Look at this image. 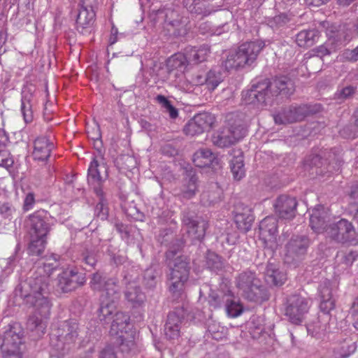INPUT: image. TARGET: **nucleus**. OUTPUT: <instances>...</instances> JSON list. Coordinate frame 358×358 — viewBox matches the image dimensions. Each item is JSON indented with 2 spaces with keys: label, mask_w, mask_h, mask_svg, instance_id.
Instances as JSON below:
<instances>
[{
  "label": "nucleus",
  "mask_w": 358,
  "mask_h": 358,
  "mask_svg": "<svg viewBox=\"0 0 358 358\" xmlns=\"http://www.w3.org/2000/svg\"><path fill=\"white\" fill-rule=\"evenodd\" d=\"M48 261L43 263V267L38 268L36 273L21 282L15 288L16 295H19L26 306L33 308L27 321V327L35 331L38 337L44 334L45 320L50 315L52 303L49 297V276L57 266L55 257Z\"/></svg>",
  "instance_id": "obj_1"
},
{
  "label": "nucleus",
  "mask_w": 358,
  "mask_h": 358,
  "mask_svg": "<svg viewBox=\"0 0 358 358\" xmlns=\"http://www.w3.org/2000/svg\"><path fill=\"white\" fill-rule=\"evenodd\" d=\"M185 241L183 240H176V243L170 247L166 252V256L169 260V266L171 272L169 275L168 280L169 282V291L176 299L182 296L185 284L187 282L189 269L187 259L184 256H178L176 258L177 252L183 247Z\"/></svg>",
  "instance_id": "obj_2"
},
{
  "label": "nucleus",
  "mask_w": 358,
  "mask_h": 358,
  "mask_svg": "<svg viewBox=\"0 0 358 358\" xmlns=\"http://www.w3.org/2000/svg\"><path fill=\"white\" fill-rule=\"evenodd\" d=\"M294 92V85L287 76L276 77L271 81L253 84L251 89L243 95L248 103H266L269 99L282 95L290 96Z\"/></svg>",
  "instance_id": "obj_3"
},
{
  "label": "nucleus",
  "mask_w": 358,
  "mask_h": 358,
  "mask_svg": "<svg viewBox=\"0 0 358 358\" xmlns=\"http://www.w3.org/2000/svg\"><path fill=\"white\" fill-rule=\"evenodd\" d=\"M28 225L31 236L29 251L32 255H40L44 250L46 236L50 230L47 212L41 210L30 215Z\"/></svg>",
  "instance_id": "obj_4"
},
{
  "label": "nucleus",
  "mask_w": 358,
  "mask_h": 358,
  "mask_svg": "<svg viewBox=\"0 0 358 358\" xmlns=\"http://www.w3.org/2000/svg\"><path fill=\"white\" fill-rule=\"evenodd\" d=\"M265 47V42L256 40L242 43L236 50L230 52L224 62L227 71L251 65Z\"/></svg>",
  "instance_id": "obj_5"
},
{
  "label": "nucleus",
  "mask_w": 358,
  "mask_h": 358,
  "mask_svg": "<svg viewBox=\"0 0 358 358\" xmlns=\"http://www.w3.org/2000/svg\"><path fill=\"white\" fill-rule=\"evenodd\" d=\"M110 333L117 336V344L122 352H129L135 347L136 331L132 329L130 317L123 312H116L113 318Z\"/></svg>",
  "instance_id": "obj_6"
},
{
  "label": "nucleus",
  "mask_w": 358,
  "mask_h": 358,
  "mask_svg": "<svg viewBox=\"0 0 358 358\" xmlns=\"http://www.w3.org/2000/svg\"><path fill=\"white\" fill-rule=\"evenodd\" d=\"M236 286L249 301L266 299L264 289L256 273L250 270L243 271L236 278Z\"/></svg>",
  "instance_id": "obj_7"
},
{
  "label": "nucleus",
  "mask_w": 358,
  "mask_h": 358,
  "mask_svg": "<svg viewBox=\"0 0 358 358\" xmlns=\"http://www.w3.org/2000/svg\"><path fill=\"white\" fill-rule=\"evenodd\" d=\"M246 134V129L242 120L228 118L227 126L213 136L214 145L220 148L229 147L243 138Z\"/></svg>",
  "instance_id": "obj_8"
},
{
  "label": "nucleus",
  "mask_w": 358,
  "mask_h": 358,
  "mask_svg": "<svg viewBox=\"0 0 358 358\" xmlns=\"http://www.w3.org/2000/svg\"><path fill=\"white\" fill-rule=\"evenodd\" d=\"M320 109V104L291 106L275 114L273 119L275 122L278 124L293 123L303 120L308 115L319 112Z\"/></svg>",
  "instance_id": "obj_9"
},
{
  "label": "nucleus",
  "mask_w": 358,
  "mask_h": 358,
  "mask_svg": "<svg viewBox=\"0 0 358 358\" xmlns=\"http://www.w3.org/2000/svg\"><path fill=\"white\" fill-rule=\"evenodd\" d=\"M90 285L93 290L102 292V299L117 301L119 298L120 288L116 278H108L99 273H95L92 276Z\"/></svg>",
  "instance_id": "obj_10"
},
{
  "label": "nucleus",
  "mask_w": 358,
  "mask_h": 358,
  "mask_svg": "<svg viewBox=\"0 0 358 358\" xmlns=\"http://www.w3.org/2000/svg\"><path fill=\"white\" fill-rule=\"evenodd\" d=\"M310 307V300L300 294H293L287 299L285 315L294 324H300Z\"/></svg>",
  "instance_id": "obj_11"
},
{
  "label": "nucleus",
  "mask_w": 358,
  "mask_h": 358,
  "mask_svg": "<svg viewBox=\"0 0 358 358\" xmlns=\"http://www.w3.org/2000/svg\"><path fill=\"white\" fill-rule=\"evenodd\" d=\"M182 222L192 243L201 241L206 234L208 222L190 210L182 213Z\"/></svg>",
  "instance_id": "obj_12"
},
{
  "label": "nucleus",
  "mask_w": 358,
  "mask_h": 358,
  "mask_svg": "<svg viewBox=\"0 0 358 358\" xmlns=\"http://www.w3.org/2000/svg\"><path fill=\"white\" fill-rule=\"evenodd\" d=\"M325 234L327 237L337 243H352L355 241V227L345 219L329 224L325 230Z\"/></svg>",
  "instance_id": "obj_13"
},
{
  "label": "nucleus",
  "mask_w": 358,
  "mask_h": 358,
  "mask_svg": "<svg viewBox=\"0 0 358 358\" xmlns=\"http://www.w3.org/2000/svg\"><path fill=\"white\" fill-rule=\"evenodd\" d=\"M94 3V0H81L79 3L76 28L82 34L87 32L94 24L95 20Z\"/></svg>",
  "instance_id": "obj_14"
},
{
  "label": "nucleus",
  "mask_w": 358,
  "mask_h": 358,
  "mask_svg": "<svg viewBox=\"0 0 358 358\" xmlns=\"http://www.w3.org/2000/svg\"><path fill=\"white\" fill-rule=\"evenodd\" d=\"M309 241L306 236H294L286 245L285 261L287 264L297 262L306 253Z\"/></svg>",
  "instance_id": "obj_15"
},
{
  "label": "nucleus",
  "mask_w": 358,
  "mask_h": 358,
  "mask_svg": "<svg viewBox=\"0 0 358 358\" xmlns=\"http://www.w3.org/2000/svg\"><path fill=\"white\" fill-rule=\"evenodd\" d=\"M215 117L208 113H199L194 116L185 126L184 132L187 135L195 136L202 134L211 127Z\"/></svg>",
  "instance_id": "obj_16"
},
{
  "label": "nucleus",
  "mask_w": 358,
  "mask_h": 358,
  "mask_svg": "<svg viewBox=\"0 0 358 358\" xmlns=\"http://www.w3.org/2000/svg\"><path fill=\"white\" fill-rule=\"evenodd\" d=\"M79 325L76 321L71 320L63 322L57 329L58 341L63 344L64 348H71L79 336Z\"/></svg>",
  "instance_id": "obj_17"
},
{
  "label": "nucleus",
  "mask_w": 358,
  "mask_h": 358,
  "mask_svg": "<svg viewBox=\"0 0 358 358\" xmlns=\"http://www.w3.org/2000/svg\"><path fill=\"white\" fill-rule=\"evenodd\" d=\"M57 287L64 293L70 292L78 287L83 285L85 278L82 273L75 270H66L57 277Z\"/></svg>",
  "instance_id": "obj_18"
},
{
  "label": "nucleus",
  "mask_w": 358,
  "mask_h": 358,
  "mask_svg": "<svg viewBox=\"0 0 358 358\" xmlns=\"http://www.w3.org/2000/svg\"><path fill=\"white\" fill-rule=\"evenodd\" d=\"M23 329L19 323L9 324L3 333L1 348H20L23 344Z\"/></svg>",
  "instance_id": "obj_19"
},
{
  "label": "nucleus",
  "mask_w": 358,
  "mask_h": 358,
  "mask_svg": "<svg viewBox=\"0 0 358 358\" xmlns=\"http://www.w3.org/2000/svg\"><path fill=\"white\" fill-rule=\"evenodd\" d=\"M297 202L293 197L280 195L275 200L273 207L275 213L281 218L291 219L295 215Z\"/></svg>",
  "instance_id": "obj_20"
},
{
  "label": "nucleus",
  "mask_w": 358,
  "mask_h": 358,
  "mask_svg": "<svg viewBox=\"0 0 358 358\" xmlns=\"http://www.w3.org/2000/svg\"><path fill=\"white\" fill-rule=\"evenodd\" d=\"M252 210L248 206H238L234 211V222L237 228L242 232H248L254 221Z\"/></svg>",
  "instance_id": "obj_21"
},
{
  "label": "nucleus",
  "mask_w": 358,
  "mask_h": 358,
  "mask_svg": "<svg viewBox=\"0 0 358 358\" xmlns=\"http://www.w3.org/2000/svg\"><path fill=\"white\" fill-rule=\"evenodd\" d=\"M55 145L47 137H38L34 141L33 157L35 160H47L54 149Z\"/></svg>",
  "instance_id": "obj_22"
},
{
  "label": "nucleus",
  "mask_w": 358,
  "mask_h": 358,
  "mask_svg": "<svg viewBox=\"0 0 358 358\" xmlns=\"http://www.w3.org/2000/svg\"><path fill=\"white\" fill-rule=\"evenodd\" d=\"M99 164L96 159L90 162L87 170V182L96 195H102L103 180L100 175Z\"/></svg>",
  "instance_id": "obj_23"
},
{
  "label": "nucleus",
  "mask_w": 358,
  "mask_h": 358,
  "mask_svg": "<svg viewBox=\"0 0 358 358\" xmlns=\"http://www.w3.org/2000/svg\"><path fill=\"white\" fill-rule=\"evenodd\" d=\"M180 310L170 313L164 325V334L167 338L173 340L180 336L182 318L180 317Z\"/></svg>",
  "instance_id": "obj_24"
},
{
  "label": "nucleus",
  "mask_w": 358,
  "mask_h": 358,
  "mask_svg": "<svg viewBox=\"0 0 358 358\" xmlns=\"http://www.w3.org/2000/svg\"><path fill=\"white\" fill-rule=\"evenodd\" d=\"M182 3L188 11L196 15L207 16L215 11L206 0H183Z\"/></svg>",
  "instance_id": "obj_25"
},
{
  "label": "nucleus",
  "mask_w": 358,
  "mask_h": 358,
  "mask_svg": "<svg viewBox=\"0 0 358 358\" xmlns=\"http://www.w3.org/2000/svg\"><path fill=\"white\" fill-rule=\"evenodd\" d=\"M265 280L270 285L280 286L287 280L285 273L280 271L278 264L269 262L265 270Z\"/></svg>",
  "instance_id": "obj_26"
},
{
  "label": "nucleus",
  "mask_w": 358,
  "mask_h": 358,
  "mask_svg": "<svg viewBox=\"0 0 358 358\" xmlns=\"http://www.w3.org/2000/svg\"><path fill=\"white\" fill-rule=\"evenodd\" d=\"M260 236L265 240L272 241L278 233V220L275 217H266L259 223Z\"/></svg>",
  "instance_id": "obj_27"
},
{
  "label": "nucleus",
  "mask_w": 358,
  "mask_h": 358,
  "mask_svg": "<svg viewBox=\"0 0 358 358\" xmlns=\"http://www.w3.org/2000/svg\"><path fill=\"white\" fill-rule=\"evenodd\" d=\"M125 299L133 308L141 307L145 301V295L136 283H130L124 292Z\"/></svg>",
  "instance_id": "obj_28"
},
{
  "label": "nucleus",
  "mask_w": 358,
  "mask_h": 358,
  "mask_svg": "<svg viewBox=\"0 0 358 358\" xmlns=\"http://www.w3.org/2000/svg\"><path fill=\"white\" fill-rule=\"evenodd\" d=\"M326 215L322 206H318L312 210L310 217V226L316 233L325 232L327 227L326 226Z\"/></svg>",
  "instance_id": "obj_29"
},
{
  "label": "nucleus",
  "mask_w": 358,
  "mask_h": 358,
  "mask_svg": "<svg viewBox=\"0 0 358 358\" xmlns=\"http://www.w3.org/2000/svg\"><path fill=\"white\" fill-rule=\"evenodd\" d=\"M185 53L189 64H196L206 60L210 53V48L208 45L188 47L185 48Z\"/></svg>",
  "instance_id": "obj_30"
},
{
  "label": "nucleus",
  "mask_w": 358,
  "mask_h": 358,
  "mask_svg": "<svg viewBox=\"0 0 358 358\" xmlns=\"http://www.w3.org/2000/svg\"><path fill=\"white\" fill-rule=\"evenodd\" d=\"M233 294V292L226 286H224V288L217 291L211 290L208 296L209 304L215 308H220L222 305L225 306Z\"/></svg>",
  "instance_id": "obj_31"
},
{
  "label": "nucleus",
  "mask_w": 358,
  "mask_h": 358,
  "mask_svg": "<svg viewBox=\"0 0 358 358\" xmlns=\"http://www.w3.org/2000/svg\"><path fill=\"white\" fill-rule=\"evenodd\" d=\"M115 301L101 299V305L98 310V317L100 321L108 324L113 320L116 310Z\"/></svg>",
  "instance_id": "obj_32"
},
{
  "label": "nucleus",
  "mask_w": 358,
  "mask_h": 358,
  "mask_svg": "<svg viewBox=\"0 0 358 358\" xmlns=\"http://www.w3.org/2000/svg\"><path fill=\"white\" fill-rule=\"evenodd\" d=\"M233 158L230 160V168L234 178L238 180L245 176L243 155L240 150L233 151Z\"/></svg>",
  "instance_id": "obj_33"
},
{
  "label": "nucleus",
  "mask_w": 358,
  "mask_h": 358,
  "mask_svg": "<svg viewBox=\"0 0 358 358\" xmlns=\"http://www.w3.org/2000/svg\"><path fill=\"white\" fill-rule=\"evenodd\" d=\"M215 159V154L208 148L199 149L194 154L192 158L194 165L201 168L210 166Z\"/></svg>",
  "instance_id": "obj_34"
},
{
  "label": "nucleus",
  "mask_w": 358,
  "mask_h": 358,
  "mask_svg": "<svg viewBox=\"0 0 358 358\" xmlns=\"http://www.w3.org/2000/svg\"><path fill=\"white\" fill-rule=\"evenodd\" d=\"M318 38V31L315 29L303 30L296 36V43L301 48L311 47Z\"/></svg>",
  "instance_id": "obj_35"
},
{
  "label": "nucleus",
  "mask_w": 358,
  "mask_h": 358,
  "mask_svg": "<svg viewBox=\"0 0 358 358\" xmlns=\"http://www.w3.org/2000/svg\"><path fill=\"white\" fill-rule=\"evenodd\" d=\"M189 64L186 53H176L166 61V66L170 71L177 70L183 72Z\"/></svg>",
  "instance_id": "obj_36"
},
{
  "label": "nucleus",
  "mask_w": 358,
  "mask_h": 358,
  "mask_svg": "<svg viewBox=\"0 0 358 358\" xmlns=\"http://www.w3.org/2000/svg\"><path fill=\"white\" fill-rule=\"evenodd\" d=\"M32 102V94L29 92H23L21 99V113L27 124L31 122L34 119Z\"/></svg>",
  "instance_id": "obj_37"
},
{
  "label": "nucleus",
  "mask_w": 358,
  "mask_h": 358,
  "mask_svg": "<svg viewBox=\"0 0 358 358\" xmlns=\"http://www.w3.org/2000/svg\"><path fill=\"white\" fill-rule=\"evenodd\" d=\"M197 190V178L195 176H192L184 181L180 196L185 199H192L195 196Z\"/></svg>",
  "instance_id": "obj_38"
},
{
  "label": "nucleus",
  "mask_w": 358,
  "mask_h": 358,
  "mask_svg": "<svg viewBox=\"0 0 358 358\" xmlns=\"http://www.w3.org/2000/svg\"><path fill=\"white\" fill-rule=\"evenodd\" d=\"M224 77L220 70L211 69L206 74V88L213 91L220 83L223 81Z\"/></svg>",
  "instance_id": "obj_39"
},
{
  "label": "nucleus",
  "mask_w": 358,
  "mask_h": 358,
  "mask_svg": "<svg viewBox=\"0 0 358 358\" xmlns=\"http://www.w3.org/2000/svg\"><path fill=\"white\" fill-rule=\"evenodd\" d=\"M357 91V87L354 85L339 86L334 93V99L339 102H343L352 98Z\"/></svg>",
  "instance_id": "obj_40"
},
{
  "label": "nucleus",
  "mask_w": 358,
  "mask_h": 358,
  "mask_svg": "<svg viewBox=\"0 0 358 358\" xmlns=\"http://www.w3.org/2000/svg\"><path fill=\"white\" fill-rule=\"evenodd\" d=\"M206 266L210 271L218 273L222 270L224 263L219 255L213 252H208L206 255Z\"/></svg>",
  "instance_id": "obj_41"
},
{
  "label": "nucleus",
  "mask_w": 358,
  "mask_h": 358,
  "mask_svg": "<svg viewBox=\"0 0 358 358\" xmlns=\"http://www.w3.org/2000/svg\"><path fill=\"white\" fill-rule=\"evenodd\" d=\"M225 310L227 315L231 317H237L243 313V307L238 301L235 300L234 294L229 301L225 304Z\"/></svg>",
  "instance_id": "obj_42"
},
{
  "label": "nucleus",
  "mask_w": 358,
  "mask_h": 358,
  "mask_svg": "<svg viewBox=\"0 0 358 358\" xmlns=\"http://www.w3.org/2000/svg\"><path fill=\"white\" fill-rule=\"evenodd\" d=\"M155 100L163 108L166 110L167 113H169L171 118L176 119L178 116V110L171 104V101H169L166 96L162 94H158L155 97Z\"/></svg>",
  "instance_id": "obj_43"
},
{
  "label": "nucleus",
  "mask_w": 358,
  "mask_h": 358,
  "mask_svg": "<svg viewBox=\"0 0 358 358\" xmlns=\"http://www.w3.org/2000/svg\"><path fill=\"white\" fill-rule=\"evenodd\" d=\"M356 259V255L352 251H340L337 253L336 260L344 264L345 267L350 266Z\"/></svg>",
  "instance_id": "obj_44"
},
{
  "label": "nucleus",
  "mask_w": 358,
  "mask_h": 358,
  "mask_svg": "<svg viewBox=\"0 0 358 358\" xmlns=\"http://www.w3.org/2000/svg\"><path fill=\"white\" fill-rule=\"evenodd\" d=\"M290 20L285 13H280L268 20V24L273 29H278L286 25Z\"/></svg>",
  "instance_id": "obj_45"
},
{
  "label": "nucleus",
  "mask_w": 358,
  "mask_h": 358,
  "mask_svg": "<svg viewBox=\"0 0 358 358\" xmlns=\"http://www.w3.org/2000/svg\"><path fill=\"white\" fill-rule=\"evenodd\" d=\"M331 283L329 280L322 281L318 287V292L320 299L333 298Z\"/></svg>",
  "instance_id": "obj_46"
},
{
  "label": "nucleus",
  "mask_w": 358,
  "mask_h": 358,
  "mask_svg": "<svg viewBox=\"0 0 358 358\" xmlns=\"http://www.w3.org/2000/svg\"><path fill=\"white\" fill-rule=\"evenodd\" d=\"M1 349L3 358H22V353L20 348H1Z\"/></svg>",
  "instance_id": "obj_47"
},
{
  "label": "nucleus",
  "mask_w": 358,
  "mask_h": 358,
  "mask_svg": "<svg viewBox=\"0 0 358 358\" xmlns=\"http://www.w3.org/2000/svg\"><path fill=\"white\" fill-rule=\"evenodd\" d=\"M145 285L148 288H152L156 285V273L152 268H148L145 271L144 276Z\"/></svg>",
  "instance_id": "obj_48"
},
{
  "label": "nucleus",
  "mask_w": 358,
  "mask_h": 358,
  "mask_svg": "<svg viewBox=\"0 0 358 358\" xmlns=\"http://www.w3.org/2000/svg\"><path fill=\"white\" fill-rule=\"evenodd\" d=\"M220 200V191H217L210 195L208 192H203L201 194V201L205 204L212 205Z\"/></svg>",
  "instance_id": "obj_49"
},
{
  "label": "nucleus",
  "mask_w": 358,
  "mask_h": 358,
  "mask_svg": "<svg viewBox=\"0 0 358 358\" xmlns=\"http://www.w3.org/2000/svg\"><path fill=\"white\" fill-rule=\"evenodd\" d=\"M356 349V343L349 340L341 347V355L343 358H347L353 354Z\"/></svg>",
  "instance_id": "obj_50"
},
{
  "label": "nucleus",
  "mask_w": 358,
  "mask_h": 358,
  "mask_svg": "<svg viewBox=\"0 0 358 358\" xmlns=\"http://www.w3.org/2000/svg\"><path fill=\"white\" fill-rule=\"evenodd\" d=\"M81 259L85 264L91 267H93L96 262L95 254L92 250H85L81 255Z\"/></svg>",
  "instance_id": "obj_51"
},
{
  "label": "nucleus",
  "mask_w": 358,
  "mask_h": 358,
  "mask_svg": "<svg viewBox=\"0 0 358 358\" xmlns=\"http://www.w3.org/2000/svg\"><path fill=\"white\" fill-rule=\"evenodd\" d=\"M13 164V160L6 150H0V166L9 168Z\"/></svg>",
  "instance_id": "obj_52"
},
{
  "label": "nucleus",
  "mask_w": 358,
  "mask_h": 358,
  "mask_svg": "<svg viewBox=\"0 0 358 358\" xmlns=\"http://www.w3.org/2000/svg\"><path fill=\"white\" fill-rule=\"evenodd\" d=\"M334 306L335 303L333 298L321 299L320 307L323 313L328 314L332 309H334Z\"/></svg>",
  "instance_id": "obj_53"
},
{
  "label": "nucleus",
  "mask_w": 358,
  "mask_h": 358,
  "mask_svg": "<svg viewBox=\"0 0 358 358\" xmlns=\"http://www.w3.org/2000/svg\"><path fill=\"white\" fill-rule=\"evenodd\" d=\"M99 358H117L114 348L106 345L99 352Z\"/></svg>",
  "instance_id": "obj_54"
},
{
  "label": "nucleus",
  "mask_w": 358,
  "mask_h": 358,
  "mask_svg": "<svg viewBox=\"0 0 358 358\" xmlns=\"http://www.w3.org/2000/svg\"><path fill=\"white\" fill-rule=\"evenodd\" d=\"M343 57L349 62L358 61V45L352 50H345L343 53Z\"/></svg>",
  "instance_id": "obj_55"
},
{
  "label": "nucleus",
  "mask_w": 358,
  "mask_h": 358,
  "mask_svg": "<svg viewBox=\"0 0 358 358\" xmlns=\"http://www.w3.org/2000/svg\"><path fill=\"white\" fill-rule=\"evenodd\" d=\"M35 203V195L33 192H29L26 194L24 199L23 209L25 211L30 210L33 208Z\"/></svg>",
  "instance_id": "obj_56"
},
{
  "label": "nucleus",
  "mask_w": 358,
  "mask_h": 358,
  "mask_svg": "<svg viewBox=\"0 0 358 358\" xmlns=\"http://www.w3.org/2000/svg\"><path fill=\"white\" fill-rule=\"evenodd\" d=\"M189 82L192 85H196V86L203 85H206V76H203L202 75H200V74L193 75L191 77Z\"/></svg>",
  "instance_id": "obj_57"
},
{
  "label": "nucleus",
  "mask_w": 358,
  "mask_h": 358,
  "mask_svg": "<svg viewBox=\"0 0 358 358\" xmlns=\"http://www.w3.org/2000/svg\"><path fill=\"white\" fill-rule=\"evenodd\" d=\"M13 210V208L8 203H0V214L4 217H8Z\"/></svg>",
  "instance_id": "obj_58"
},
{
  "label": "nucleus",
  "mask_w": 358,
  "mask_h": 358,
  "mask_svg": "<svg viewBox=\"0 0 358 358\" xmlns=\"http://www.w3.org/2000/svg\"><path fill=\"white\" fill-rule=\"evenodd\" d=\"M229 30V26L227 23H224L221 26H219L215 29L213 31V34L215 35H221L222 33L227 32Z\"/></svg>",
  "instance_id": "obj_59"
},
{
  "label": "nucleus",
  "mask_w": 358,
  "mask_h": 358,
  "mask_svg": "<svg viewBox=\"0 0 358 358\" xmlns=\"http://www.w3.org/2000/svg\"><path fill=\"white\" fill-rule=\"evenodd\" d=\"M97 196L99 197V201L96 204V209L103 212L104 210H106V208H105L106 201L104 199V192H103L102 195Z\"/></svg>",
  "instance_id": "obj_60"
},
{
  "label": "nucleus",
  "mask_w": 358,
  "mask_h": 358,
  "mask_svg": "<svg viewBox=\"0 0 358 358\" xmlns=\"http://www.w3.org/2000/svg\"><path fill=\"white\" fill-rule=\"evenodd\" d=\"M316 57L322 58L330 54L329 50L324 46H320L315 49Z\"/></svg>",
  "instance_id": "obj_61"
},
{
  "label": "nucleus",
  "mask_w": 358,
  "mask_h": 358,
  "mask_svg": "<svg viewBox=\"0 0 358 358\" xmlns=\"http://www.w3.org/2000/svg\"><path fill=\"white\" fill-rule=\"evenodd\" d=\"M8 141V138L5 131L0 129V147L6 146Z\"/></svg>",
  "instance_id": "obj_62"
},
{
  "label": "nucleus",
  "mask_w": 358,
  "mask_h": 358,
  "mask_svg": "<svg viewBox=\"0 0 358 358\" xmlns=\"http://www.w3.org/2000/svg\"><path fill=\"white\" fill-rule=\"evenodd\" d=\"M8 38V34L6 29H2L0 31V46L6 43Z\"/></svg>",
  "instance_id": "obj_63"
},
{
  "label": "nucleus",
  "mask_w": 358,
  "mask_h": 358,
  "mask_svg": "<svg viewBox=\"0 0 358 358\" xmlns=\"http://www.w3.org/2000/svg\"><path fill=\"white\" fill-rule=\"evenodd\" d=\"M255 320H256L255 318H252V320L251 323H252V324L253 326H252H252H250V328L251 329H254L257 330V334H261L262 332H263V331H264V327H263L262 324H258L257 325H256V326H255Z\"/></svg>",
  "instance_id": "obj_64"
}]
</instances>
